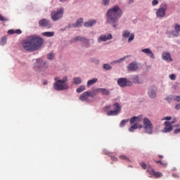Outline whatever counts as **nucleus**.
<instances>
[{
    "mask_svg": "<svg viewBox=\"0 0 180 180\" xmlns=\"http://www.w3.org/2000/svg\"><path fill=\"white\" fill-rule=\"evenodd\" d=\"M44 40L37 35H30L24 39L22 46L26 51H36L41 49Z\"/></svg>",
    "mask_w": 180,
    "mask_h": 180,
    "instance_id": "f257e3e1",
    "label": "nucleus"
},
{
    "mask_svg": "<svg viewBox=\"0 0 180 180\" xmlns=\"http://www.w3.org/2000/svg\"><path fill=\"white\" fill-rule=\"evenodd\" d=\"M172 176H173L174 178H179V174H172Z\"/></svg>",
    "mask_w": 180,
    "mask_h": 180,
    "instance_id": "8fccbe9b",
    "label": "nucleus"
},
{
    "mask_svg": "<svg viewBox=\"0 0 180 180\" xmlns=\"http://www.w3.org/2000/svg\"><path fill=\"white\" fill-rule=\"evenodd\" d=\"M175 109H176L177 110H179V109H180V104L176 105Z\"/></svg>",
    "mask_w": 180,
    "mask_h": 180,
    "instance_id": "3c124183",
    "label": "nucleus"
},
{
    "mask_svg": "<svg viewBox=\"0 0 180 180\" xmlns=\"http://www.w3.org/2000/svg\"><path fill=\"white\" fill-rule=\"evenodd\" d=\"M159 158H164V156L161 155H159Z\"/></svg>",
    "mask_w": 180,
    "mask_h": 180,
    "instance_id": "6e6d98bb",
    "label": "nucleus"
},
{
    "mask_svg": "<svg viewBox=\"0 0 180 180\" xmlns=\"http://www.w3.org/2000/svg\"><path fill=\"white\" fill-rule=\"evenodd\" d=\"M64 15V8L60 7V8L57 9L56 11H53L51 13V18L53 22H57V20H60L63 15Z\"/></svg>",
    "mask_w": 180,
    "mask_h": 180,
    "instance_id": "39448f33",
    "label": "nucleus"
},
{
    "mask_svg": "<svg viewBox=\"0 0 180 180\" xmlns=\"http://www.w3.org/2000/svg\"><path fill=\"white\" fill-rule=\"evenodd\" d=\"M107 22L110 25H112L113 27L117 26V22L120 16H122V10L117 6H115L112 8L108 10L107 13Z\"/></svg>",
    "mask_w": 180,
    "mask_h": 180,
    "instance_id": "f03ea898",
    "label": "nucleus"
},
{
    "mask_svg": "<svg viewBox=\"0 0 180 180\" xmlns=\"http://www.w3.org/2000/svg\"><path fill=\"white\" fill-rule=\"evenodd\" d=\"M147 172H148L150 175H154L155 178H161V176H162V173L160 172H155L154 169H152L150 170H147Z\"/></svg>",
    "mask_w": 180,
    "mask_h": 180,
    "instance_id": "dca6fc26",
    "label": "nucleus"
},
{
    "mask_svg": "<svg viewBox=\"0 0 180 180\" xmlns=\"http://www.w3.org/2000/svg\"><path fill=\"white\" fill-rule=\"evenodd\" d=\"M174 133H175L176 134H178V133H180L179 129H174Z\"/></svg>",
    "mask_w": 180,
    "mask_h": 180,
    "instance_id": "603ef678",
    "label": "nucleus"
},
{
    "mask_svg": "<svg viewBox=\"0 0 180 180\" xmlns=\"http://www.w3.org/2000/svg\"><path fill=\"white\" fill-rule=\"evenodd\" d=\"M37 64L38 65L39 71H44L47 66L46 65V61L41 59H37Z\"/></svg>",
    "mask_w": 180,
    "mask_h": 180,
    "instance_id": "9b49d317",
    "label": "nucleus"
},
{
    "mask_svg": "<svg viewBox=\"0 0 180 180\" xmlns=\"http://www.w3.org/2000/svg\"><path fill=\"white\" fill-rule=\"evenodd\" d=\"M124 60H126V56L124 57V58H120V59H119V60H116V61H115V63H122V61H124Z\"/></svg>",
    "mask_w": 180,
    "mask_h": 180,
    "instance_id": "c03bdc74",
    "label": "nucleus"
},
{
    "mask_svg": "<svg viewBox=\"0 0 180 180\" xmlns=\"http://www.w3.org/2000/svg\"><path fill=\"white\" fill-rule=\"evenodd\" d=\"M84 22V20L82 18H79L76 23L72 24L73 27H81L82 26V22Z\"/></svg>",
    "mask_w": 180,
    "mask_h": 180,
    "instance_id": "4be33fe9",
    "label": "nucleus"
},
{
    "mask_svg": "<svg viewBox=\"0 0 180 180\" xmlns=\"http://www.w3.org/2000/svg\"><path fill=\"white\" fill-rule=\"evenodd\" d=\"M1 46H5L6 44V37H3L0 41Z\"/></svg>",
    "mask_w": 180,
    "mask_h": 180,
    "instance_id": "473e14b6",
    "label": "nucleus"
},
{
    "mask_svg": "<svg viewBox=\"0 0 180 180\" xmlns=\"http://www.w3.org/2000/svg\"><path fill=\"white\" fill-rule=\"evenodd\" d=\"M39 25L41 27H46V29H50L52 25L50 20L47 19H41L39 21Z\"/></svg>",
    "mask_w": 180,
    "mask_h": 180,
    "instance_id": "1a4fd4ad",
    "label": "nucleus"
},
{
    "mask_svg": "<svg viewBox=\"0 0 180 180\" xmlns=\"http://www.w3.org/2000/svg\"><path fill=\"white\" fill-rule=\"evenodd\" d=\"M117 84L119 86H121V88H124L125 86H131V85H133V82H131V81L128 80L124 77L118 79Z\"/></svg>",
    "mask_w": 180,
    "mask_h": 180,
    "instance_id": "0eeeda50",
    "label": "nucleus"
},
{
    "mask_svg": "<svg viewBox=\"0 0 180 180\" xmlns=\"http://www.w3.org/2000/svg\"><path fill=\"white\" fill-rule=\"evenodd\" d=\"M165 12H167V4H165L163 7H160L156 12L158 18H164L165 16Z\"/></svg>",
    "mask_w": 180,
    "mask_h": 180,
    "instance_id": "9d476101",
    "label": "nucleus"
},
{
    "mask_svg": "<svg viewBox=\"0 0 180 180\" xmlns=\"http://www.w3.org/2000/svg\"><path fill=\"white\" fill-rule=\"evenodd\" d=\"M142 53H144L145 54H147L150 57V58H155L154 53H153V51H151V49H143L141 50Z\"/></svg>",
    "mask_w": 180,
    "mask_h": 180,
    "instance_id": "aec40b11",
    "label": "nucleus"
},
{
    "mask_svg": "<svg viewBox=\"0 0 180 180\" xmlns=\"http://www.w3.org/2000/svg\"><path fill=\"white\" fill-rule=\"evenodd\" d=\"M131 79L134 84H141V81H140V77H139V76H132Z\"/></svg>",
    "mask_w": 180,
    "mask_h": 180,
    "instance_id": "393cba45",
    "label": "nucleus"
},
{
    "mask_svg": "<svg viewBox=\"0 0 180 180\" xmlns=\"http://www.w3.org/2000/svg\"><path fill=\"white\" fill-rule=\"evenodd\" d=\"M162 59L165 60V61H174L172 58H171V54L168 52H164L162 53Z\"/></svg>",
    "mask_w": 180,
    "mask_h": 180,
    "instance_id": "6ab92c4d",
    "label": "nucleus"
},
{
    "mask_svg": "<svg viewBox=\"0 0 180 180\" xmlns=\"http://www.w3.org/2000/svg\"><path fill=\"white\" fill-rule=\"evenodd\" d=\"M112 106L110 105H105L104 107V110L107 112L108 116H117V115L120 113V110H122V106L120 104H119V103H115L113 104V110H110Z\"/></svg>",
    "mask_w": 180,
    "mask_h": 180,
    "instance_id": "20e7f679",
    "label": "nucleus"
},
{
    "mask_svg": "<svg viewBox=\"0 0 180 180\" xmlns=\"http://www.w3.org/2000/svg\"><path fill=\"white\" fill-rule=\"evenodd\" d=\"M143 120V116L139 115L138 117H133L130 119L129 123L130 124H133L134 123H136V124H139V122H141Z\"/></svg>",
    "mask_w": 180,
    "mask_h": 180,
    "instance_id": "2eb2a0df",
    "label": "nucleus"
},
{
    "mask_svg": "<svg viewBox=\"0 0 180 180\" xmlns=\"http://www.w3.org/2000/svg\"><path fill=\"white\" fill-rule=\"evenodd\" d=\"M155 162L156 164H160V165H163L164 167H167V163H163L162 161L161 160H158V161L155 160Z\"/></svg>",
    "mask_w": 180,
    "mask_h": 180,
    "instance_id": "58836bf2",
    "label": "nucleus"
},
{
    "mask_svg": "<svg viewBox=\"0 0 180 180\" xmlns=\"http://www.w3.org/2000/svg\"><path fill=\"white\" fill-rule=\"evenodd\" d=\"M0 20L1 22H6L8 20L7 18H6L5 17L2 16L1 14H0Z\"/></svg>",
    "mask_w": 180,
    "mask_h": 180,
    "instance_id": "79ce46f5",
    "label": "nucleus"
},
{
    "mask_svg": "<svg viewBox=\"0 0 180 180\" xmlns=\"http://www.w3.org/2000/svg\"><path fill=\"white\" fill-rule=\"evenodd\" d=\"M73 82H74L75 85H79V84H81V82H82V81L81 80V77H75L73 79Z\"/></svg>",
    "mask_w": 180,
    "mask_h": 180,
    "instance_id": "cd10ccee",
    "label": "nucleus"
},
{
    "mask_svg": "<svg viewBox=\"0 0 180 180\" xmlns=\"http://www.w3.org/2000/svg\"><path fill=\"white\" fill-rule=\"evenodd\" d=\"M112 39H113L112 34H104L99 37L98 41V43H101V41H108V40H112Z\"/></svg>",
    "mask_w": 180,
    "mask_h": 180,
    "instance_id": "f8f14e48",
    "label": "nucleus"
},
{
    "mask_svg": "<svg viewBox=\"0 0 180 180\" xmlns=\"http://www.w3.org/2000/svg\"><path fill=\"white\" fill-rule=\"evenodd\" d=\"M174 101H176V102H180V96H177L175 97Z\"/></svg>",
    "mask_w": 180,
    "mask_h": 180,
    "instance_id": "de8ad7c7",
    "label": "nucleus"
},
{
    "mask_svg": "<svg viewBox=\"0 0 180 180\" xmlns=\"http://www.w3.org/2000/svg\"><path fill=\"white\" fill-rule=\"evenodd\" d=\"M174 29L175 31H173L172 32V34H173V36H175L176 37H177V36H179L180 25L178 23H175L174 25Z\"/></svg>",
    "mask_w": 180,
    "mask_h": 180,
    "instance_id": "f3484780",
    "label": "nucleus"
},
{
    "mask_svg": "<svg viewBox=\"0 0 180 180\" xmlns=\"http://www.w3.org/2000/svg\"><path fill=\"white\" fill-rule=\"evenodd\" d=\"M103 68L105 70H112V66H110L109 64H104Z\"/></svg>",
    "mask_w": 180,
    "mask_h": 180,
    "instance_id": "e433bc0d",
    "label": "nucleus"
},
{
    "mask_svg": "<svg viewBox=\"0 0 180 180\" xmlns=\"http://www.w3.org/2000/svg\"><path fill=\"white\" fill-rule=\"evenodd\" d=\"M133 40H134V34H131V35H129L128 42L130 43L131 41H133Z\"/></svg>",
    "mask_w": 180,
    "mask_h": 180,
    "instance_id": "c9c22d12",
    "label": "nucleus"
},
{
    "mask_svg": "<svg viewBox=\"0 0 180 180\" xmlns=\"http://www.w3.org/2000/svg\"><path fill=\"white\" fill-rule=\"evenodd\" d=\"M169 78L172 80V81H175V79H176V77L175 76V75L174 74H171L169 75Z\"/></svg>",
    "mask_w": 180,
    "mask_h": 180,
    "instance_id": "37998d69",
    "label": "nucleus"
},
{
    "mask_svg": "<svg viewBox=\"0 0 180 180\" xmlns=\"http://www.w3.org/2000/svg\"><path fill=\"white\" fill-rule=\"evenodd\" d=\"M43 85H47V82H44L43 83Z\"/></svg>",
    "mask_w": 180,
    "mask_h": 180,
    "instance_id": "13d9d810",
    "label": "nucleus"
},
{
    "mask_svg": "<svg viewBox=\"0 0 180 180\" xmlns=\"http://www.w3.org/2000/svg\"><path fill=\"white\" fill-rule=\"evenodd\" d=\"M143 124H144V129H145L146 133H147L148 134H152L153 123H151V121H150L148 118H144Z\"/></svg>",
    "mask_w": 180,
    "mask_h": 180,
    "instance_id": "423d86ee",
    "label": "nucleus"
},
{
    "mask_svg": "<svg viewBox=\"0 0 180 180\" xmlns=\"http://www.w3.org/2000/svg\"><path fill=\"white\" fill-rule=\"evenodd\" d=\"M15 33H16L17 34H22V30H16L15 31Z\"/></svg>",
    "mask_w": 180,
    "mask_h": 180,
    "instance_id": "09e8293b",
    "label": "nucleus"
},
{
    "mask_svg": "<svg viewBox=\"0 0 180 180\" xmlns=\"http://www.w3.org/2000/svg\"><path fill=\"white\" fill-rule=\"evenodd\" d=\"M74 41H82V43H84V44H89V40L86 39L85 37H76L73 39Z\"/></svg>",
    "mask_w": 180,
    "mask_h": 180,
    "instance_id": "a211bd4d",
    "label": "nucleus"
},
{
    "mask_svg": "<svg viewBox=\"0 0 180 180\" xmlns=\"http://www.w3.org/2000/svg\"><path fill=\"white\" fill-rule=\"evenodd\" d=\"M60 1V2H65V1H67V0H59Z\"/></svg>",
    "mask_w": 180,
    "mask_h": 180,
    "instance_id": "4d7b16f0",
    "label": "nucleus"
},
{
    "mask_svg": "<svg viewBox=\"0 0 180 180\" xmlns=\"http://www.w3.org/2000/svg\"><path fill=\"white\" fill-rule=\"evenodd\" d=\"M141 127H142L141 126L139 127L140 129H141Z\"/></svg>",
    "mask_w": 180,
    "mask_h": 180,
    "instance_id": "bf43d9fd",
    "label": "nucleus"
},
{
    "mask_svg": "<svg viewBox=\"0 0 180 180\" xmlns=\"http://www.w3.org/2000/svg\"><path fill=\"white\" fill-rule=\"evenodd\" d=\"M152 5L153 6H155V5H158V0H153Z\"/></svg>",
    "mask_w": 180,
    "mask_h": 180,
    "instance_id": "a18cd8bd",
    "label": "nucleus"
},
{
    "mask_svg": "<svg viewBox=\"0 0 180 180\" xmlns=\"http://www.w3.org/2000/svg\"><path fill=\"white\" fill-rule=\"evenodd\" d=\"M119 158H120V160H124V161H128V162H130V159H129V158H127L124 155H120L119 156Z\"/></svg>",
    "mask_w": 180,
    "mask_h": 180,
    "instance_id": "7c9ffc66",
    "label": "nucleus"
},
{
    "mask_svg": "<svg viewBox=\"0 0 180 180\" xmlns=\"http://www.w3.org/2000/svg\"><path fill=\"white\" fill-rule=\"evenodd\" d=\"M54 80L56 81L53 83V88L56 91H64V89H68V84L65 82L68 81V77L65 76L63 79H60V77H55Z\"/></svg>",
    "mask_w": 180,
    "mask_h": 180,
    "instance_id": "7ed1b4c3",
    "label": "nucleus"
},
{
    "mask_svg": "<svg viewBox=\"0 0 180 180\" xmlns=\"http://www.w3.org/2000/svg\"><path fill=\"white\" fill-rule=\"evenodd\" d=\"M89 94V98H95V96L96 95V94H98V92L96 91V90L94 91H87Z\"/></svg>",
    "mask_w": 180,
    "mask_h": 180,
    "instance_id": "2f4dec72",
    "label": "nucleus"
},
{
    "mask_svg": "<svg viewBox=\"0 0 180 180\" xmlns=\"http://www.w3.org/2000/svg\"><path fill=\"white\" fill-rule=\"evenodd\" d=\"M79 101H82V102H91V100H89V94L87 91H85L80 95Z\"/></svg>",
    "mask_w": 180,
    "mask_h": 180,
    "instance_id": "ddd939ff",
    "label": "nucleus"
},
{
    "mask_svg": "<svg viewBox=\"0 0 180 180\" xmlns=\"http://www.w3.org/2000/svg\"><path fill=\"white\" fill-rule=\"evenodd\" d=\"M85 90V86H80L79 88L77 89V92L78 94H81V92H84Z\"/></svg>",
    "mask_w": 180,
    "mask_h": 180,
    "instance_id": "72a5a7b5",
    "label": "nucleus"
},
{
    "mask_svg": "<svg viewBox=\"0 0 180 180\" xmlns=\"http://www.w3.org/2000/svg\"><path fill=\"white\" fill-rule=\"evenodd\" d=\"M96 92H98V93L101 92V94H103V95H105V96H108V95H109V94H110L109 90H108L106 89H96Z\"/></svg>",
    "mask_w": 180,
    "mask_h": 180,
    "instance_id": "5701e85b",
    "label": "nucleus"
},
{
    "mask_svg": "<svg viewBox=\"0 0 180 180\" xmlns=\"http://www.w3.org/2000/svg\"><path fill=\"white\" fill-rule=\"evenodd\" d=\"M130 36V32L127 31V30H124L122 32V37H124V39H128V37H129Z\"/></svg>",
    "mask_w": 180,
    "mask_h": 180,
    "instance_id": "c756f323",
    "label": "nucleus"
},
{
    "mask_svg": "<svg viewBox=\"0 0 180 180\" xmlns=\"http://www.w3.org/2000/svg\"><path fill=\"white\" fill-rule=\"evenodd\" d=\"M140 165L143 168V169H147V165L144 163V162H141L140 163Z\"/></svg>",
    "mask_w": 180,
    "mask_h": 180,
    "instance_id": "ea45409f",
    "label": "nucleus"
},
{
    "mask_svg": "<svg viewBox=\"0 0 180 180\" xmlns=\"http://www.w3.org/2000/svg\"><path fill=\"white\" fill-rule=\"evenodd\" d=\"M110 1V0H102V4L103 5H109V2Z\"/></svg>",
    "mask_w": 180,
    "mask_h": 180,
    "instance_id": "a19ab883",
    "label": "nucleus"
},
{
    "mask_svg": "<svg viewBox=\"0 0 180 180\" xmlns=\"http://www.w3.org/2000/svg\"><path fill=\"white\" fill-rule=\"evenodd\" d=\"M127 68L128 71L134 72V71H137V70H139V65H137L136 62H132L127 66Z\"/></svg>",
    "mask_w": 180,
    "mask_h": 180,
    "instance_id": "4468645a",
    "label": "nucleus"
},
{
    "mask_svg": "<svg viewBox=\"0 0 180 180\" xmlns=\"http://www.w3.org/2000/svg\"><path fill=\"white\" fill-rule=\"evenodd\" d=\"M136 129H139V124L137 123H135L134 124L131 125L129 127V131L133 132L134 131V130H136Z\"/></svg>",
    "mask_w": 180,
    "mask_h": 180,
    "instance_id": "c85d7f7f",
    "label": "nucleus"
},
{
    "mask_svg": "<svg viewBox=\"0 0 180 180\" xmlns=\"http://www.w3.org/2000/svg\"><path fill=\"white\" fill-rule=\"evenodd\" d=\"M48 60H53L54 58V54L53 53H51L47 55Z\"/></svg>",
    "mask_w": 180,
    "mask_h": 180,
    "instance_id": "4c0bfd02",
    "label": "nucleus"
},
{
    "mask_svg": "<svg viewBox=\"0 0 180 180\" xmlns=\"http://www.w3.org/2000/svg\"><path fill=\"white\" fill-rule=\"evenodd\" d=\"M134 2V0H129V4H133Z\"/></svg>",
    "mask_w": 180,
    "mask_h": 180,
    "instance_id": "5fc2aeb1",
    "label": "nucleus"
},
{
    "mask_svg": "<svg viewBox=\"0 0 180 180\" xmlns=\"http://www.w3.org/2000/svg\"><path fill=\"white\" fill-rule=\"evenodd\" d=\"M126 123H129V120H123L120 124V127H124Z\"/></svg>",
    "mask_w": 180,
    "mask_h": 180,
    "instance_id": "f704fd0d",
    "label": "nucleus"
},
{
    "mask_svg": "<svg viewBox=\"0 0 180 180\" xmlns=\"http://www.w3.org/2000/svg\"><path fill=\"white\" fill-rule=\"evenodd\" d=\"M174 123H175V120H174L172 122H169V121L165 122V127L163 129V132L164 133H169V131H172V130L174 129L172 128V124H174Z\"/></svg>",
    "mask_w": 180,
    "mask_h": 180,
    "instance_id": "6e6552de",
    "label": "nucleus"
},
{
    "mask_svg": "<svg viewBox=\"0 0 180 180\" xmlns=\"http://www.w3.org/2000/svg\"><path fill=\"white\" fill-rule=\"evenodd\" d=\"M148 94L149 97L151 98L152 99H154V98L157 97V92L154 89H149Z\"/></svg>",
    "mask_w": 180,
    "mask_h": 180,
    "instance_id": "412c9836",
    "label": "nucleus"
},
{
    "mask_svg": "<svg viewBox=\"0 0 180 180\" xmlns=\"http://www.w3.org/2000/svg\"><path fill=\"white\" fill-rule=\"evenodd\" d=\"M15 31L13 30H9L8 31V34H14Z\"/></svg>",
    "mask_w": 180,
    "mask_h": 180,
    "instance_id": "49530a36",
    "label": "nucleus"
},
{
    "mask_svg": "<svg viewBox=\"0 0 180 180\" xmlns=\"http://www.w3.org/2000/svg\"><path fill=\"white\" fill-rule=\"evenodd\" d=\"M96 82H98V78H93L87 82V86H91V85H94Z\"/></svg>",
    "mask_w": 180,
    "mask_h": 180,
    "instance_id": "a878e982",
    "label": "nucleus"
},
{
    "mask_svg": "<svg viewBox=\"0 0 180 180\" xmlns=\"http://www.w3.org/2000/svg\"><path fill=\"white\" fill-rule=\"evenodd\" d=\"M96 24V20H90L84 23L85 27H91L94 25Z\"/></svg>",
    "mask_w": 180,
    "mask_h": 180,
    "instance_id": "b1692460",
    "label": "nucleus"
},
{
    "mask_svg": "<svg viewBox=\"0 0 180 180\" xmlns=\"http://www.w3.org/2000/svg\"><path fill=\"white\" fill-rule=\"evenodd\" d=\"M42 34L43 36H46V37H53L54 36V32H45Z\"/></svg>",
    "mask_w": 180,
    "mask_h": 180,
    "instance_id": "bb28decb",
    "label": "nucleus"
},
{
    "mask_svg": "<svg viewBox=\"0 0 180 180\" xmlns=\"http://www.w3.org/2000/svg\"><path fill=\"white\" fill-rule=\"evenodd\" d=\"M165 120H171V117H165Z\"/></svg>",
    "mask_w": 180,
    "mask_h": 180,
    "instance_id": "864d4df0",
    "label": "nucleus"
}]
</instances>
